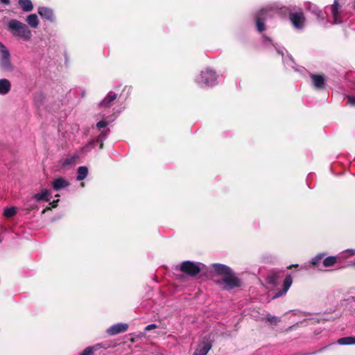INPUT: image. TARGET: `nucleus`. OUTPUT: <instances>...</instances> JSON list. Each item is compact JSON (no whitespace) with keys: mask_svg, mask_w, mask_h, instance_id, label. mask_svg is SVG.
Here are the masks:
<instances>
[{"mask_svg":"<svg viewBox=\"0 0 355 355\" xmlns=\"http://www.w3.org/2000/svg\"><path fill=\"white\" fill-rule=\"evenodd\" d=\"M218 76L211 69H206L196 77V81L200 85L213 86L218 83Z\"/></svg>","mask_w":355,"mask_h":355,"instance_id":"7ed1b4c3","label":"nucleus"},{"mask_svg":"<svg viewBox=\"0 0 355 355\" xmlns=\"http://www.w3.org/2000/svg\"><path fill=\"white\" fill-rule=\"evenodd\" d=\"M320 14H322L321 11H318V13H317V15L318 17H320L322 19H323V16H320Z\"/></svg>","mask_w":355,"mask_h":355,"instance_id":"f704fd0d","label":"nucleus"},{"mask_svg":"<svg viewBox=\"0 0 355 355\" xmlns=\"http://www.w3.org/2000/svg\"><path fill=\"white\" fill-rule=\"evenodd\" d=\"M0 53L1 69L6 71H12L14 67L11 63L10 52L6 46L0 50Z\"/></svg>","mask_w":355,"mask_h":355,"instance_id":"39448f33","label":"nucleus"},{"mask_svg":"<svg viewBox=\"0 0 355 355\" xmlns=\"http://www.w3.org/2000/svg\"><path fill=\"white\" fill-rule=\"evenodd\" d=\"M266 320L273 325H277V323L280 321V318L275 315L267 314L266 316Z\"/></svg>","mask_w":355,"mask_h":355,"instance_id":"393cba45","label":"nucleus"},{"mask_svg":"<svg viewBox=\"0 0 355 355\" xmlns=\"http://www.w3.org/2000/svg\"><path fill=\"white\" fill-rule=\"evenodd\" d=\"M69 186V182L64 178H58L52 182V187L55 191L66 189Z\"/></svg>","mask_w":355,"mask_h":355,"instance_id":"ddd939ff","label":"nucleus"},{"mask_svg":"<svg viewBox=\"0 0 355 355\" xmlns=\"http://www.w3.org/2000/svg\"><path fill=\"white\" fill-rule=\"evenodd\" d=\"M94 145V141H90L88 144H87L85 146H84L82 149V150H89L91 147Z\"/></svg>","mask_w":355,"mask_h":355,"instance_id":"7c9ffc66","label":"nucleus"},{"mask_svg":"<svg viewBox=\"0 0 355 355\" xmlns=\"http://www.w3.org/2000/svg\"><path fill=\"white\" fill-rule=\"evenodd\" d=\"M349 266L355 267V261L350 263Z\"/></svg>","mask_w":355,"mask_h":355,"instance_id":"e433bc0d","label":"nucleus"},{"mask_svg":"<svg viewBox=\"0 0 355 355\" xmlns=\"http://www.w3.org/2000/svg\"><path fill=\"white\" fill-rule=\"evenodd\" d=\"M292 283H293V278H292L291 275H287L284 281L283 288L280 291L275 293V295L272 297V298L275 299V298L279 297L282 296L283 295L286 294L287 293V291H288V289L290 288Z\"/></svg>","mask_w":355,"mask_h":355,"instance_id":"f8f14e48","label":"nucleus"},{"mask_svg":"<svg viewBox=\"0 0 355 355\" xmlns=\"http://www.w3.org/2000/svg\"><path fill=\"white\" fill-rule=\"evenodd\" d=\"M128 328V324L126 323H116L109 327L106 332L110 336H114L126 331Z\"/></svg>","mask_w":355,"mask_h":355,"instance_id":"9d476101","label":"nucleus"},{"mask_svg":"<svg viewBox=\"0 0 355 355\" xmlns=\"http://www.w3.org/2000/svg\"><path fill=\"white\" fill-rule=\"evenodd\" d=\"M337 343L341 345H355V336H348L339 338Z\"/></svg>","mask_w":355,"mask_h":355,"instance_id":"b1692460","label":"nucleus"},{"mask_svg":"<svg viewBox=\"0 0 355 355\" xmlns=\"http://www.w3.org/2000/svg\"><path fill=\"white\" fill-rule=\"evenodd\" d=\"M17 213L16 208L8 207L4 209L3 214L6 217H12Z\"/></svg>","mask_w":355,"mask_h":355,"instance_id":"a878e982","label":"nucleus"},{"mask_svg":"<svg viewBox=\"0 0 355 355\" xmlns=\"http://www.w3.org/2000/svg\"><path fill=\"white\" fill-rule=\"evenodd\" d=\"M4 46H5V45L2 42H0V50L1 49H3Z\"/></svg>","mask_w":355,"mask_h":355,"instance_id":"c9c22d12","label":"nucleus"},{"mask_svg":"<svg viewBox=\"0 0 355 355\" xmlns=\"http://www.w3.org/2000/svg\"><path fill=\"white\" fill-rule=\"evenodd\" d=\"M312 85L317 89L324 88L327 78L325 76L322 74H311L310 75Z\"/></svg>","mask_w":355,"mask_h":355,"instance_id":"1a4fd4ad","label":"nucleus"},{"mask_svg":"<svg viewBox=\"0 0 355 355\" xmlns=\"http://www.w3.org/2000/svg\"><path fill=\"white\" fill-rule=\"evenodd\" d=\"M157 328V326L155 324H148L147 325L146 327H145V331H150L152 329H155Z\"/></svg>","mask_w":355,"mask_h":355,"instance_id":"c756f323","label":"nucleus"},{"mask_svg":"<svg viewBox=\"0 0 355 355\" xmlns=\"http://www.w3.org/2000/svg\"><path fill=\"white\" fill-rule=\"evenodd\" d=\"M205 266L200 262L184 261L179 265V269L183 273L189 276H196L204 268Z\"/></svg>","mask_w":355,"mask_h":355,"instance_id":"20e7f679","label":"nucleus"},{"mask_svg":"<svg viewBox=\"0 0 355 355\" xmlns=\"http://www.w3.org/2000/svg\"><path fill=\"white\" fill-rule=\"evenodd\" d=\"M330 10L333 18V24H340L343 23V11L342 6L338 0H334V3L330 6Z\"/></svg>","mask_w":355,"mask_h":355,"instance_id":"0eeeda50","label":"nucleus"},{"mask_svg":"<svg viewBox=\"0 0 355 355\" xmlns=\"http://www.w3.org/2000/svg\"><path fill=\"white\" fill-rule=\"evenodd\" d=\"M88 174V169L86 166H80L77 171L76 179L78 181L85 179Z\"/></svg>","mask_w":355,"mask_h":355,"instance_id":"5701e85b","label":"nucleus"},{"mask_svg":"<svg viewBox=\"0 0 355 355\" xmlns=\"http://www.w3.org/2000/svg\"><path fill=\"white\" fill-rule=\"evenodd\" d=\"M51 195V193L49 190L43 189L41 190L40 193L35 194L33 196V198L37 201H49L50 200Z\"/></svg>","mask_w":355,"mask_h":355,"instance_id":"f3484780","label":"nucleus"},{"mask_svg":"<svg viewBox=\"0 0 355 355\" xmlns=\"http://www.w3.org/2000/svg\"><path fill=\"white\" fill-rule=\"evenodd\" d=\"M107 125V122L105 121H100L99 122L97 123L96 124V126L98 128H105L106 126Z\"/></svg>","mask_w":355,"mask_h":355,"instance_id":"c85d7f7f","label":"nucleus"},{"mask_svg":"<svg viewBox=\"0 0 355 355\" xmlns=\"http://www.w3.org/2000/svg\"><path fill=\"white\" fill-rule=\"evenodd\" d=\"M337 261V257L334 256H329L323 259L322 269L334 266Z\"/></svg>","mask_w":355,"mask_h":355,"instance_id":"4be33fe9","label":"nucleus"},{"mask_svg":"<svg viewBox=\"0 0 355 355\" xmlns=\"http://www.w3.org/2000/svg\"><path fill=\"white\" fill-rule=\"evenodd\" d=\"M59 201V199H57L55 200H53L51 204L52 205V207H57V203Z\"/></svg>","mask_w":355,"mask_h":355,"instance_id":"473e14b6","label":"nucleus"},{"mask_svg":"<svg viewBox=\"0 0 355 355\" xmlns=\"http://www.w3.org/2000/svg\"><path fill=\"white\" fill-rule=\"evenodd\" d=\"M94 351V347H87L84 349V351L80 354V355H92Z\"/></svg>","mask_w":355,"mask_h":355,"instance_id":"cd10ccee","label":"nucleus"},{"mask_svg":"<svg viewBox=\"0 0 355 355\" xmlns=\"http://www.w3.org/2000/svg\"><path fill=\"white\" fill-rule=\"evenodd\" d=\"M278 53L283 54L282 52H280V51L278 50Z\"/></svg>","mask_w":355,"mask_h":355,"instance_id":"a19ab883","label":"nucleus"},{"mask_svg":"<svg viewBox=\"0 0 355 355\" xmlns=\"http://www.w3.org/2000/svg\"><path fill=\"white\" fill-rule=\"evenodd\" d=\"M37 12L42 19L51 23L55 22V16L51 8L44 6L39 7Z\"/></svg>","mask_w":355,"mask_h":355,"instance_id":"6e6552de","label":"nucleus"},{"mask_svg":"<svg viewBox=\"0 0 355 355\" xmlns=\"http://www.w3.org/2000/svg\"><path fill=\"white\" fill-rule=\"evenodd\" d=\"M18 3L24 12H30L33 9V5L31 0H19Z\"/></svg>","mask_w":355,"mask_h":355,"instance_id":"aec40b11","label":"nucleus"},{"mask_svg":"<svg viewBox=\"0 0 355 355\" xmlns=\"http://www.w3.org/2000/svg\"><path fill=\"white\" fill-rule=\"evenodd\" d=\"M78 156L76 155H69L62 160L61 164L63 167H67L74 164Z\"/></svg>","mask_w":355,"mask_h":355,"instance_id":"412c9836","label":"nucleus"},{"mask_svg":"<svg viewBox=\"0 0 355 355\" xmlns=\"http://www.w3.org/2000/svg\"><path fill=\"white\" fill-rule=\"evenodd\" d=\"M325 256L324 253H319L312 258L311 263V264L318 268L319 270H322V261L323 259Z\"/></svg>","mask_w":355,"mask_h":355,"instance_id":"a211bd4d","label":"nucleus"},{"mask_svg":"<svg viewBox=\"0 0 355 355\" xmlns=\"http://www.w3.org/2000/svg\"><path fill=\"white\" fill-rule=\"evenodd\" d=\"M100 147H101V148H103V144H101Z\"/></svg>","mask_w":355,"mask_h":355,"instance_id":"ea45409f","label":"nucleus"},{"mask_svg":"<svg viewBox=\"0 0 355 355\" xmlns=\"http://www.w3.org/2000/svg\"><path fill=\"white\" fill-rule=\"evenodd\" d=\"M293 266H295V267H297L298 266V264H296V265H293ZM292 266H290L289 268H291Z\"/></svg>","mask_w":355,"mask_h":355,"instance_id":"58836bf2","label":"nucleus"},{"mask_svg":"<svg viewBox=\"0 0 355 355\" xmlns=\"http://www.w3.org/2000/svg\"><path fill=\"white\" fill-rule=\"evenodd\" d=\"M26 21L31 28H35L39 25V19L36 14H31L26 18Z\"/></svg>","mask_w":355,"mask_h":355,"instance_id":"6ab92c4d","label":"nucleus"},{"mask_svg":"<svg viewBox=\"0 0 355 355\" xmlns=\"http://www.w3.org/2000/svg\"><path fill=\"white\" fill-rule=\"evenodd\" d=\"M348 102L349 104L352 105H355V97L354 96H349L348 98Z\"/></svg>","mask_w":355,"mask_h":355,"instance_id":"2f4dec72","label":"nucleus"},{"mask_svg":"<svg viewBox=\"0 0 355 355\" xmlns=\"http://www.w3.org/2000/svg\"><path fill=\"white\" fill-rule=\"evenodd\" d=\"M343 257L345 259H347L355 255V250L354 249H347L343 252Z\"/></svg>","mask_w":355,"mask_h":355,"instance_id":"bb28decb","label":"nucleus"},{"mask_svg":"<svg viewBox=\"0 0 355 355\" xmlns=\"http://www.w3.org/2000/svg\"><path fill=\"white\" fill-rule=\"evenodd\" d=\"M211 270L216 275L220 277V284L224 289L230 290L241 286L240 279L228 266L214 263L211 265Z\"/></svg>","mask_w":355,"mask_h":355,"instance_id":"f257e3e1","label":"nucleus"},{"mask_svg":"<svg viewBox=\"0 0 355 355\" xmlns=\"http://www.w3.org/2000/svg\"><path fill=\"white\" fill-rule=\"evenodd\" d=\"M117 94L114 92H110L104 99L100 103L101 108L110 107L112 102L116 99Z\"/></svg>","mask_w":355,"mask_h":355,"instance_id":"4468645a","label":"nucleus"},{"mask_svg":"<svg viewBox=\"0 0 355 355\" xmlns=\"http://www.w3.org/2000/svg\"><path fill=\"white\" fill-rule=\"evenodd\" d=\"M211 348V345L209 342L203 341L198 345L194 355H207Z\"/></svg>","mask_w":355,"mask_h":355,"instance_id":"2eb2a0df","label":"nucleus"},{"mask_svg":"<svg viewBox=\"0 0 355 355\" xmlns=\"http://www.w3.org/2000/svg\"><path fill=\"white\" fill-rule=\"evenodd\" d=\"M8 31L11 34L23 41H30L33 37V33L28 26L17 19H11L7 24Z\"/></svg>","mask_w":355,"mask_h":355,"instance_id":"f03ea898","label":"nucleus"},{"mask_svg":"<svg viewBox=\"0 0 355 355\" xmlns=\"http://www.w3.org/2000/svg\"><path fill=\"white\" fill-rule=\"evenodd\" d=\"M290 19L296 28H302L304 25L305 17L302 12H295L290 15Z\"/></svg>","mask_w":355,"mask_h":355,"instance_id":"9b49d317","label":"nucleus"},{"mask_svg":"<svg viewBox=\"0 0 355 355\" xmlns=\"http://www.w3.org/2000/svg\"><path fill=\"white\" fill-rule=\"evenodd\" d=\"M0 2L6 5H9L10 1V0H0Z\"/></svg>","mask_w":355,"mask_h":355,"instance_id":"72a5a7b5","label":"nucleus"},{"mask_svg":"<svg viewBox=\"0 0 355 355\" xmlns=\"http://www.w3.org/2000/svg\"><path fill=\"white\" fill-rule=\"evenodd\" d=\"M271 8H261L256 15V28L259 32H262L266 29L264 21L268 16H270V12Z\"/></svg>","mask_w":355,"mask_h":355,"instance_id":"423d86ee","label":"nucleus"},{"mask_svg":"<svg viewBox=\"0 0 355 355\" xmlns=\"http://www.w3.org/2000/svg\"><path fill=\"white\" fill-rule=\"evenodd\" d=\"M49 209H50L49 207L46 208V209L43 210V213H44L46 210H49Z\"/></svg>","mask_w":355,"mask_h":355,"instance_id":"4c0bfd02","label":"nucleus"},{"mask_svg":"<svg viewBox=\"0 0 355 355\" xmlns=\"http://www.w3.org/2000/svg\"><path fill=\"white\" fill-rule=\"evenodd\" d=\"M11 89V83L6 78L0 79V95H6Z\"/></svg>","mask_w":355,"mask_h":355,"instance_id":"dca6fc26","label":"nucleus"}]
</instances>
